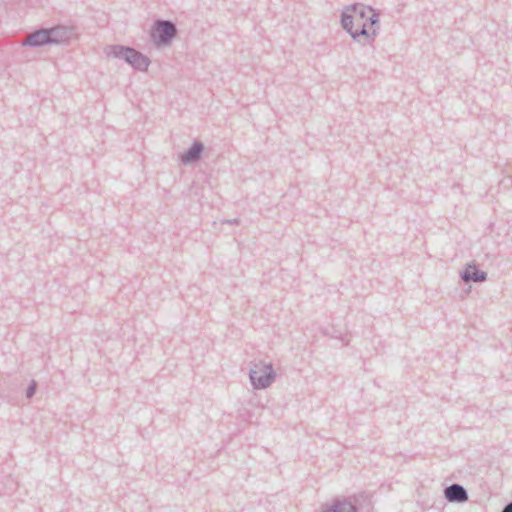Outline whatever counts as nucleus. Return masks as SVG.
<instances>
[{"instance_id": "f257e3e1", "label": "nucleus", "mask_w": 512, "mask_h": 512, "mask_svg": "<svg viewBox=\"0 0 512 512\" xmlns=\"http://www.w3.org/2000/svg\"><path fill=\"white\" fill-rule=\"evenodd\" d=\"M379 23V14L370 6L360 3L349 5L341 14V25L354 40L364 37L369 43L374 41Z\"/></svg>"}, {"instance_id": "f03ea898", "label": "nucleus", "mask_w": 512, "mask_h": 512, "mask_svg": "<svg viewBox=\"0 0 512 512\" xmlns=\"http://www.w3.org/2000/svg\"><path fill=\"white\" fill-rule=\"evenodd\" d=\"M105 52L108 57L122 59L138 71H147L151 63L146 55L129 46L110 45L106 47Z\"/></svg>"}, {"instance_id": "7ed1b4c3", "label": "nucleus", "mask_w": 512, "mask_h": 512, "mask_svg": "<svg viewBox=\"0 0 512 512\" xmlns=\"http://www.w3.org/2000/svg\"><path fill=\"white\" fill-rule=\"evenodd\" d=\"M249 378L255 389H265L274 382L276 372L271 363L259 361L254 363L250 369Z\"/></svg>"}, {"instance_id": "20e7f679", "label": "nucleus", "mask_w": 512, "mask_h": 512, "mask_svg": "<svg viewBox=\"0 0 512 512\" xmlns=\"http://www.w3.org/2000/svg\"><path fill=\"white\" fill-rule=\"evenodd\" d=\"M177 35V27L170 20L157 19L154 21L150 38L156 46H167Z\"/></svg>"}, {"instance_id": "39448f33", "label": "nucleus", "mask_w": 512, "mask_h": 512, "mask_svg": "<svg viewBox=\"0 0 512 512\" xmlns=\"http://www.w3.org/2000/svg\"><path fill=\"white\" fill-rule=\"evenodd\" d=\"M47 38L50 40L48 44H60L69 40L72 36V29L67 26L58 25L45 29Z\"/></svg>"}, {"instance_id": "423d86ee", "label": "nucleus", "mask_w": 512, "mask_h": 512, "mask_svg": "<svg viewBox=\"0 0 512 512\" xmlns=\"http://www.w3.org/2000/svg\"><path fill=\"white\" fill-rule=\"evenodd\" d=\"M204 151V145L200 141H194L192 146L179 155L182 164L188 165L198 162Z\"/></svg>"}, {"instance_id": "0eeeda50", "label": "nucleus", "mask_w": 512, "mask_h": 512, "mask_svg": "<svg viewBox=\"0 0 512 512\" xmlns=\"http://www.w3.org/2000/svg\"><path fill=\"white\" fill-rule=\"evenodd\" d=\"M460 277L465 283H478L487 279V273L478 269L474 264H468L465 269L460 272Z\"/></svg>"}, {"instance_id": "6e6552de", "label": "nucleus", "mask_w": 512, "mask_h": 512, "mask_svg": "<svg viewBox=\"0 0 512 512\" xmlns=\"http://www.w3.org/2000/svg\"><path fill=\"white\" fill-rule=\"evenodd\" d=\"M47 33L45 29L36 30L33 33H31L27 39L23 40L22 45L23 46H29V47H41L44 45H48Z\"/></svg>"}, {"instance_id": "1a4fd4ad", "label": "nucleus", "mask_w": 512, "mask_h": 512, "mask_svg": "<svg viewBox=\"0 0 512 512\" xmlns=\"http://www.w3.org/2000/svg\"><path fill=\"white\" fill-rule=\"evenodd\" d=\"M469 500L467 490L458 483L450 484V503H465Z\"/></svg>"}, {"instance_id": "9d476101", "label": "nucleus", "mask_w": 512, "mask_h": 512, "mask_svg": "<svg viewBox=\"0 0 512 512\" xmlns=\"http://www.w3.org/2000/svg\"><path fill=\"white\" fill-rule=\"evenodd\" d=\"M323 512H359L355 504L349 500H334Z\"/></svg>"}, {"instance_id": "9b49d317", "label": "nucleus", "mask_w": 512, "mask_h": 512, "mask_svg": "<svg viewBox=\"0 0 512 512\" xmlns=\"http://www.w3.org/2000/svg\"><path fill=\"white\" fill-rule=\"evenodd\" d=\"M4 479L6 482L3 487L0 486V495L9 494V493L13 492L17 486L14 479L11 478L10 476H5Z\"/></svg>"}, {"instance_id": "f8f14e48", "label": "nucleus", "mask_w": 512, "mask_h": 512, "mask_svg": "<svg viewBox=\"0 0 512 512\" xmlns=\"http://www.w3.org/2000/svg\"><path fill=\"white\" fill-rule=\"evenodd\" d=\"M36 388H37V383L35 380H32L26 389V397L32 398L36 392Z\"/></svg>"}, {"instance_id": "ddd939ff", "label": "nucleus", "mask_w": 512, "mask_h": 512, "mask_svg": "<svg viewBox=\"0 0 512 512\" xmlns=\"http://www.w3.org/2000/svg\"><path fill=\"white\" fill-rule=\"evenodd\" d=\"M501 512H512V501L506 504Z\"/></svg>"}, {"instance_id": "4468645a", "label": "nucleus", "mask_w": 512, "mask_h": 512, "mask_svg": "<svg viewBox=\"0 0 512 512\" xmlns=\"http://www.w3.org/2000/svg\"><path fill=\"white\" fill-rule=\"evenodd\" d=\"M448 493H449L448 485L443 483V495H444L445 499H447V500H448Z\"/></svg>"}, {"instance_id": "2eb2a0df", "label": "nucleus", "mask_w": 512, "mask_h": 512, "mask_svg": "<svg viewBox=\"0 0 512 512\" xmlns=\"http://www.w3.org/2000/svg\"><path fill=\"white\" fill-rule=\"evenodd\" d=\"M225 222L229 223V224H239V219L234 218V219L226 220Z\"/></svg>"}]
</instances>
